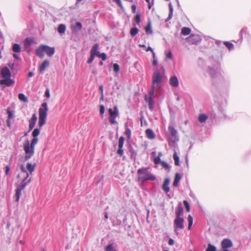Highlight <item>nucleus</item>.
<instances>
[{
	"mask_svg": "<svg viewBox=\"0 0 251 251\" xmlns=\"http://www.w3.org/2000/svg\"><path fill=\"white\" fill-rule=\"evenodd\" d=\"M38 141V137H33L30 143L28 140L25 141L23 144L24 150L25 152V161H28L34 155L35 146Z\"/></svg>",
	"mask_w": 251,
	"mask_h": 251,
	"instance_id": "f257e3e1",
	"label": "nucleus"
},
{
	"mask_svg": "<svg viewBox=\"0 0 251 251\" xmlns=\"http://www.w3.org/2000/svg\"><path fill=\"white\" fill-rule=\"evenodd\" d=\"M38 141V137H33L30 143L28 140L25 141L23 144L24 150L25 152V161H28L34 155L35 146Z\"/></svg>",
	"mask_w": 251,
	"mask_h": 251,
	"instance_id": "f03ea898",
	"label": "nucleus"
},
{
	"mask_svg": "<svg viewBox=\"0 0 251 251\" xmlns=\"http://www.w3.org/2000/svg\"><path fill=\"white\" fill-rule=\"evenodd\" d=\"M0 74L3 77V79L0 80V85H5L9 87L14 85L15 81L11 79V73L10 70L7 67H4L0 70Z\"/></svg>",
	"mask_w": 251,
	"mask_h": 251,
	"instance_id": "7ed1b4c3",
	"label": "nucleus"
},
{
	"mask_svg": "<svg viewBox=\"0 0 251 251\" xmlns=\"http://www.w3.org/2000/svg\"><path fill=\"white\" fill-rule=\"evenodd\" d=\"M137 174L138 180L142 182L149 180L154 181L156 179V177L150 173L148 168H139L137 171Z\"/></svg>",
	"mask_w": 251,
	"mask_h": 251,
	"instance_id": "20e7f679",
	"label": "nucleus"
},
{
	"mask_svg": "<svg viewBox=\"0 0 251 251\" xmlns=\"http://www.w3.org/2000/svg\"><path fill=\"white\" fill-rule=\"evenodd\" d=\"M46 52L47 55L49 57H51L55 52L54 47H50L46 45H40L36 50L35 53L40 58H43Z\"/></svg>",
	"mask_w": 251,
	"mask_h": 251,
	"instance_id": "39448f33",
	"label": "nucleus"
},
{
	"mask_svg": "<svg viewBox=\"0 0 251 251\" xmlns=\"http://www.w3.org/2000/svg\"><path fill=\"white\" fill-rule=\"evenodd\" d=\"M169 138L170 145L174 149H178L177 142L179 141V137L177 130L173 126L168 127Z\"/></svg>",
	"mask_w": 251,
	"mask_h": 251,
	"instance_id": "423d86ee",
	"label": "nucleus"
},
{
	"mask_svg": "<svg viewBox=\"0 0 251 251\" xmlns=\"http://www.w3.org/2000/svg\"><path fill=\"white\" fill-rule=\"evenodd\" d=\"M42 107L39 109V122L38 125L41 128L45 124L48 111V105L46 102H44L41 105Z\"/></svg>",
	"mask_w": 251,
	"mask_h": 251,
	"instance_id": "0eeeda50",
	"label": "nucleus"
},
{
	"mask_svg": "<svg viewBox=\"0 0 251 251\" xmlns=\"http://www.w3.org/2000/svg\"><path fill=\"white\" fill-rule=\"evenodd\" d=\"M163 79V75L160 71L158 69L156 70L153 73L152 75V85L153 89L155 87H159V84L161 83Z\"/></svg>",
	"mask_w": 251,
	"mask_h": 251,
	"instance_id": "6e6552de",
	"label": "nucleus"
},
{
	"mask_svg": "<svg viewBox=\"0 0 251 251\" xmlns=\"http://www.w3.org/2000/svg\"><path fill=\"white\" fill-rule=\"evenodd\" d=\"M220 66L219 63H217L216 70L211 67H208V73L211 76V78H213V83L214 84V79H217L218 80L221 81L223 80V76L221 73H220L218 71V67Z\"/></svg>",
	"mask_w": 251,
	"mask_h": 251,
	"instance_id": "1a4fd4ad",
	"label": "nucleus"
},
{
	"mask_svg": "<svg viewBox=\"0 0 251 251\" xmlns=\"http://www.w3.org/2000/svg\"><path fill=\"white\" fill-rule=\"evenodd\" d=\"M201 40V36L198 34H192L187 39V41L190 44L196 45Z\"/></svg>",
	"mask_w": 251,
	"mask_h": 251,
	"instance_id": "9d476101",
	"label": "nucleus"
},
{
	"mask_svg": "<svg viewBox=\"0 0 251 251\" xmlns=\"http://www.w3.org/2000/svg\"><path fill=\"white\" fill-rule=\"evenodd\" d=\"M29 177V175L27 174V175L22 180L20 184L18 186L17 188L23 191L27 185L31 182V178H28Z\"/></svg>",
	"mask_w": 251,
	"mask_h": 251,
	"instance_id": "9b49d317",
	"label": "nucleus"
},
{
	"mask_svg": "<svg viewBox=\"0 0 251 251\" xmlns=\"http://www.w3.org/2000/svg\"><path fill=\"white\" fill-rule=\"evenodd\" d=\"M184 219L181 217H176L174 220V224L176 228L183 229L184 226L183 225Z\"/></svg>",
	"mask_w": 251,
	"mask_h": 251,
	"instance_id": "f8f14e48",
	"label": "nucleus"
},
{
	"mask_svg": "<svg viewBox=\"0 0 251 251\" xmlns=\"http://www.w3.org/2000/svg\"><path fill=\"white\" fill-rule=\"evenodd\" d=\"M223 250H228L227 249L232 246L231 241L228 239H224L221 243Z\"/></svg>",
	"mask_w": 251,
	"mask_h": 251,
	"instance_id": "ddd939ff",
	"label": "nucleus"
},
{
	"mask_svg": "<svg viewBox=\"0 0 251 251\" xmlns=\"http://www.w3.org/2000/svg\"><path fill=\"white\" fill-rule=\"evenodd\" d=\"M37 117L35 114H33L32 116V117L29 121V131H30L34 127L36 121H37Z\"/></svg>",
	"mask_w": 251,
	"mask_h": 251,
	"instance_id": "4468645a",
	"label": "nucleus"
},
{
	"mask_svg": "<svg viewBox=\"0 0 251 251\" xmlns=\"http://www.w3.org/2000/svg\"><path fill=\"white\" fill-rule=\"evenodd\" d=\"M170 180L169 178H165L163 184L162 186V190L165 192L166 194L170 191V187L169 186L170 184Z\"/></svg>",
	"mask_w": 251,
	"mask_h": 251,
	"instance_id": "2eb2a0df",
	"label": "nucleus"
},
{
	"mask_svg": "<svg viewBox=\"0 0 251 251\" xmlns=\"http://www.w3.org/2000/svg\"><path fill=\"white\" fill-rule=\"evenodd\" d=\"M169 84L172 87H178L179 85V82L177 77L176 75L171 76L169 79Z\"/></svg>",
	"mask_w": 251,
	"mask_h": 251,
	"instance_id": "dca6fc26",
	"label": "nucleus"
},
{
	"mask_svg": "<svg viewBox=\"0 0 251 251\" xmlns=\"http://www.w3.org/2000/svg\"><path fill=\"white\" fill-rule=\"evenodd\" d=\"M175 214L176 217H180L183 214V208L181 202H179L176 209Z\"/></svg>",
	"mask_w": 251,
	"mask_h": 251,
	"instance_id": "f3484780",
	"label": "nucleus"
},
{
	"mask_svg": "<svg viewBox=\"0 0 251 251\" xmlns=\"http://www.w3.org/2000/svg\"><path fill=\"white\" fill-rule=\"evenodd\" d=\"M50 62L48 60H45L39 67V71L40 74H43L46 69L49 67Z\"/></svg>",
	"mask_w": 251,
	"mask_h": 251,
	"instance_id": "a211bd4d",
	"label": "nucleus"
},
{
	"mask_svg": "<svg viewBox=\"0 0 251 251\" xmlns=\"http://www.w3.org/2000/svg\"><path fill=\"white\" fill-rule=\"evenodd\" d=\"M26 170L27 172L29 173L30 175H32V173L34 171L36 164L35 163H31L30 162H28L26 164Z\"/></svg>",
	"mask_w": 251,
	"mask_h": 251,
	"instance_id": "6ab92c4d",
	"label": "nucleus"
},
{
	"mask_svg": "<svg viewBox=\"0 0 251 251\" xmlns=\"http://www.w3.org/2000/svg\"><path fill=\"white\" fill-rule=\"evenodd\" d=\"M110 117H117L119 115V110L116 106H114L113 110L111 108L108 109Z\"/></svg>",
	"mask_w": 251,
	"mask_h": 251,
	"instance_id": "aec40b11",
	"label": "nucleus"
},
{
	"mask_svg": "<svg viewBox=\"0 0 251 251\" xmlns=\"http://www.w3.org/2000/svg\"><path fill=\"white\" fill-rule=\"evenodd\" d=\"M82 25L81 23L77 22L75 25L72 26V29L74 32H78L81 30Z\"/></svg>",
	"mask_w": 251,
	"mask_h": 251,
	"instance_id": "412c9836",
	"label": "nucleus"
},
{
	"mask_svg": "<svg viewBox=\"0 0 251 251\" xmlns=\"http://www.w3.org/2000/svg\"><path fill=\"white\" fill-rule=\"evenodd\" d=\"M181 177H182V176L180 174H179V173H176V174L175 179L174 180L173 184V185L174 187H176L178 186V183L181 179Z\"/></svg>",
	"mask_w": 251,
	"mask_h": 251,
	"instance_id": "4be33fe9",
	"label": "nucleus"
},
{
	"mask_svg": "<svg viewBox=\"0 0 251 251\" xmlns=\"http://www.w3.org/2000/svg\"><path fill=\"white\" fill-rule=\"evenodd\" d=\"M176 149H174V153L173 154V159L174 160L175 162V165L176 166H179V157L178 156V155L176 151Z\"/></svg>",
	"mask_w": 251,
	"mask_h": 251,
	"instance_id": "5701e85b",
	"label": "nucleus"
},
{
	"mask_svg": "<svg viewBox=\"0 0 251 251\" xmlns=\"http://www.w3.org/2000/svg\"><path fill=\"white\" fill-rule=\"evenodd\" d=\"M146 134L147 137L150 139H153L155 137V135L153 130L150 128L146 129Z\"/></svg>",
	"mask_w": 251,
	"mask_h": 251,
	"instance_id": "b1692460",
	"label": "nucleus"
},
{
	"mask_svg": "<svg viewBox=\"0 0 251 251\" xmlns=\"http://www.w3.org/2000/svg\"><path fill=\"white\" fill-rule=\"evenodd\" d=\"M99 48V44H95L93 45L91 50V54L93 55L94 56H98V52H99L98 50Z\"/></svg>",
	"mask_w": 251,
	"mask_h": 251,
	"instance_id": "393cba45",
	"label": "nucleus"
},
{
	"mask_svg": "<svg viewBox=\"0 0 251 251\" xmlns=\"http://www.w3.org/2000/svg\"><path fill=\"white\" fill-rule=\"evenodd\" d=\"M169 13L168 18L166 19V22H168L169 20H170L173 15V11H174V8L173 6L172 5L171 3H170L169 5Z\"/></svg>",
	"mask_w": 251,
	"mask_h": 251,
	"instance_id": "a878e982",
	"label": "nucleus"
},
{
	"mask_svg": "<svg viewBox=\"0 0 251 251\" xmlns=\"http://www.w3.org/2000/svg\"><path fill=\"white\" fill-rule=\"evenodd\" d=\"M66 26L64 24H60L57 28V31L60 34H64L66 31Z\"/></svg>",
	"mask_w": 251,
	"mask_h": 251,
	"instance_id": "bb28decb",
	"label": "nucleus"
},
{
	"mask_svg": "<svg viewBox=\"0 0 251 251\" xmlns=\"http://www.w3.org/2000/svg\"><path fill=\"white\" fill-rule=\"evenodd\" d=\"M207 119L208 116L203 113L200 114L198 117L199 121L201 123L205 122Z\"/></svg>",
	"mask_w": 251,
	"mask_h": 251,
	"instance_id": "cd10ccee",
	"label": "nucleus"
},
{
	"mask_svg": "<svg viewBox=\"0 0 251 251\" xmlns=\"http://www.w3.org/2000/svg\"><path fill=\"white\" fill-rule=\"evenodd\" d=\"M145 31L147 34H151L152 33V30L151 29V22L149 21L148 23L147 26L145 27Z\"/></svg>",
	"mask_w": 251,
	"mask_h": 251,
	"instance_id": "c85d7f7f",
	"label": "nucleus"
},
{
	"mask_svg": "<svg viewBox=\"0 0 251 251\" xmlns=\"http://www.w3.org/2000/svg\"><path fill=\"white\" fill-rule=\"evenodd\" d=\"M12 50L15 52H20L21 48L19 44L15 43L12 45Z\"/></svg>",
	"mask_w": 251,
	"mask_h": 251,
	"instance_id": "c756f323",
	"label": "nucleus"
},
{
	"mask_svg": "<svg viewBox=\"0 0 251 251\" xmlns=\"http://www.w3.org/2000/svg\"><path fill=\"white\" fill-rule=\"evenodd\" d=\"M191 29L189 27H184L181 29V33L183 35H188L191 32Z\"/></svg>",
	"mask_w": 251,
	"mask_h": 251,
	"instance_id": "7c9ffc66",
	"label": "nucleus"
},
{
	"mask_svg": "<svg viewBox=\"0 0 251 251\" xmlns=\"http://www.w3.org/2000/svg\"><path fill=\"white\" fill-rule=\"evenodd\" d=\"M224 44L229 50H233L234 48L233 44L231 42L228 41H225L224 42Z\"/></svg>",
	"mask_w": 251,
	"mask_h": 251,
	"instance_id": "2f4dec72",
	"label": "nucleus"
},
{
	"mask_svg": "<svg viewBox=\"0 0 251 251\" xmlns=\"http://www.w3.org/2000/svg\"><path fill=\"white\" fill-rule=\"evenodd\" d=\"M135 24H134V25H139L141 22V15L140 14H137L134 18Z\"/></svg>",
	"mask_w": 251,
	"mask_h": 251,
	"instance_id": "473e14b6",
	"label": "nucleus"
},
{
	"mask_svg": "<svg viewBox=\"0 0 251 251\" xmlns=\"http://www.w3.org/2000/svg\"><path fill=\"white\" fill-rule=\"evenodd\" d=\"M105 251H118L114 248L112 243L109 244L105 248Z\"/></svg>",
	"mask_w": 251,
	"mask_h": 251,
	"instance_id": "72a5a7b5",
	"label": "nucleus"
},
{
	"mask_svg": "<svg viewBox=\"0 0 251 251\" xmlns=\"http://www.w3.org/2000/svg\"><path fill=\"white\" fill-rule=\"evenodd\" d=\"M247 28L246 27L243 28L240 32V39L239 40L240 43L242 41L243 36L244 34H247Z\"/></svg>",
	"mask_w": 251,
	"mask_h": 251,
	"instance_id": "f704fd0d",
	"label": "nucleus"
},
{
	"mask_svg": "<svg viewBox=\"0 0 251 251\" xmlns=\"http://www.w3.org/2000/svg\"><path fill=\"white\" fill-rule=\"evenodd\" d=\"M18 98L21 101H22L23 102H27L28 101L27 98L23 93H20L18 95Z\"/></svg>",
	"mask_w": 251,
	"mask_h": 251,
	"instance_id": "c9c22d12",
	"label": "nucleus"
},
{
	"mask_svg": "<svg viewBox=\"0 0 251 251\" xmlns=\"http://www.w3.org/2000/svg\"><path fill=\"white\" fill-rule=\"evenodd\" d=\"M139 30L137 27H134L131 28L130 33L132 37H134L138 33Z\"/></svg>",
	"mask_w": 251,
	"mask_h": 251,
	"instance_id": "e433bc0d",
	"label": "nucleus"
},
{
	"mask_svg": "<svg viewBox=\"0 0 251 251\" xmlns=\"http://www.w3.org/2000/svg\"><path fill=\"white\" fill-rule=\"evenodd\" d=\"M187 220H188V229L190 230L191 228L192 225H193V217L190 215H189L188 216Z\"/></svg>",
	"mask_w": 251,
	"mask_h": 251,
	"instance_id": "4c0bfd02",
	"label": "nucleus"
},
{
	"mask_svg": "<svg viewBox=\"0 0 251 251\" xmlns=\"http://www.w3.org/2000/svg\"><path fill=\"white\" fill-rule=\"evenodd\" d=\"M226 102H223L221 104H218V108L219 112L222 113L224 112V109L226 107Z\"/></svg>",
	"mask_w": 251,
	"mask_h": 251,
	"instance_id": "58836bf2",
	"label": "nucleus"
},
{
	"mask_svg": "<svg viewBox=\"0 0 251 251\" xmlns=\"http://www.w3.org/2000/svg\"><path fill=\"white\" fill-rule=\"evenodd\" d=\"M129 152L130 154V155L131 156V158H135V156L136 155V153L135 151L134 150V149L132 148L131 146H130L129 147Z\"/></svg>",
	"mask_w": 251,
	"mask_h": 251,
	"instance_id": "ea45409f",
	"label": "nucleus"
},
{
	"mask_svg": "<svg viewBox=\"0 0 251 251\" xmlns=\"http://www.w3.org/2000/svg\"><path fill=\"white\" fill-rule=\"evenodd\" d=\"M22 190L17 188L16 190V193H15V198H16V201H19V199L20 198V197L21 196V192Z\"/></svg>",
	"mask_w": 251,
	"mask_h": 251,
	"instance_id": "a19ab883",
	"label": "nucleus"
},
{
	"mask_svg": "<svg viewBox=\"0 0 251 251\" xmlns=\"http://www.w3.org/2000/svg\"><path fill=\"white\" fill-rule=\"evenodd\" d=\"M205 251H217V249L214 245L208 244Z\"/></svg>",
	"mask_w": 251,
	"mask_h": 251,
	"instance_id": "79ce46f5",
	"label": "nucleus"
},
{
	"mask_svg": "<svg viewBox=\"0 0 251 251\" xmlns=\"http://www.w3.org/2000/svg\"><path fill=\"white\" fill-rule=\"evenodd\" d=\"M33 43V40L32 39L27 38L25 41V45L26 47L30 46Z\"/></svg>",
	"mask_w": 251,
	"mask_h": 251,
	"instance_id": "37998d69",
	"label": "nucleus"
},
{
	"mask_svg": "<svg viewBox=\"0 0 251 251\" xmlns=\"http://www.w3.org/2000/svg\"><path fill=\"white\" fill-rule=\"evenodd\" d=\"M125 142V138L123 136H121L119 139L118 147L119 148H123Z\"/></svg>",
	"mask_w": 251,
	"mask_h": 251,
	"instance_id": "c03bdc74",
	"label": "nucleus"
},
{
	"mask_svg": "<svg viewBox=\"0 0 251 251\" xmlns=\"http://www.w3.org/2000/svg\"><path fill=\"white\" fill-rule=\"evenodd\" d=\"M40 132V130L39 128H35L32 133V135L33 137H37L39 135Z\"/></svg>",
	"mask_w": 251,
	"mask_h": 251,
	"instance_id": "a18cd8bd",
	"label": "nucleus"
},
{
	"mask_svg": "<svg viewBox=\"0 0 251 251\" xmlns=\"http://www.w3.org/2000/svg\"><path fill=\"white\" fill-rule=\"evenodd\" d=\"M125 135L126 136V137L128 138V139H129L131 137V132L129 128H128L127 126H126V130L125 132Z\"/></svg>",
	"mask_w": 251,
	"mask_h": 251,
	"instance_id": "49530a36",
	"label": "nucleus"
},
{
	"mask_svg": "<svg viewBox=\"0 0 251 251\" xmlns=\"http://www.w3.org/2000/svg\"><path fill=\"white\" fill-rule=\"evenodd\" d=\"M98 56L100 58L102 61L106 60L107 58L106 54L104 52L100 53V52H98Z\"/></svg>",
	"mask_w": 251,
	"mask_h": 251,
	"instance_id": "de8ad7c7",
	"label": "nucleus"
},
{
	"mask_svg": "<svg viewBox=\"0 0 251 251\" xmlns=\"http://www.w3.org/2000/svg\"><path fill=\"white\" fill-rule=\"evenodd\" d=\"M161 156V153L160 152L158 153V155L154 159V163L155 164H160L161 162L162 161L160 160Z\"/></svg>",
	"mask_w": 251,
	"mask_h": 251,
	"instance_id": "09e8293b",
	"label": "nucleus"
},
{
	"mask_svg": "<svg viewBox=\"0 0 251 251\" xmlns=\"http://www.w3.org/2000/svg\"><path fill=\"white\" fill-rule=\"evenodd\" d=\"M183 204L186 208L187 212H189L190 211V206L189 202L186 200L183 201Z\"/></svg>",
	"mask_w": 251,
	"mask_h": 251,
	"instance_id": "8fccbe9b",
	"label": "nucleus"
},
{
	"mask_svg": "<svg viewBox=\"0 0 251 251\" xmlns=\"http://www.w3.org/2000/svg\"><path fill=\"white\" fill-rule=\"evenodd\" d=\"M20 169L22 172L25 173L26 176L27 175V174L29 175V173L27 172L26 170V167L25 168L24 164H21L20 166Z\"/></svg>",
	"mask_w": 251,
	"mask_h": 251,
	"instance_id": "3c124183",
	"label": "nucleus"
},
{
	"mask_svg": "<svg viewBox=\"0 0 251 251\" xmlns=\"http://www.w3.org/2000/svg\"><path fill=\"white\" fill-rule=\"evenodd\" d=\"M160 164L165 169H166V170H169L170 169L169 165L167 163H166V162H165L164 161H162V162H161Z\"/></svg>",
	"mask_w": 251,
	"mask_h": 251,
	"instance_id": "603ef678",
	"label": "nucleus"
},
{
	"mask_svg": "<svg viewBox=\"0 0 251 251\" xmlns=\"http://www.w3.org/2000/svg\"><path fill=\"white\" fill-rule=\"evenodd\" d=\"M113 70L115 73H118L120 70V67L118 64L114 63L113 65Z\"/></svg>",
	"mask_w": 251,
	"mask_h": 251,
	"instance_id": "864d4df0",
	"label": "nucleus"
},
{
	"mask_svg": "<svg viewBox=\"0 0 251 251\" xmlns=\"http://www.w3.org/2000/svg\"><path fill=\"white\" fill-rule=\"evenodd\" d=\"M152 55H153L152 65L156 66L158 62H157V58L155 57V54L154 52H153Z\"/></svg>",
	"mask_w": 251,
	"mask_h": 251,
	"instance_id": "5fc2aeb1",
	"label": "nucleus"
},
{
	"mask_svg": "<svg viewBox=\"0 0 251 251\" xmlns=\"http://www.w3.org/2000/svg\"><path fill=\"white\" fill-rule=\"evenodd\" d=\"M116 117H109V120L111 124H118L116 120Z\"/></svg>",
	"mask_w": 251,
	"mask_h": 251,
	"instance_id": "6e6d98bb",
	"label": "nucleus"
},
{
	"mask_svg": "<svg viewBox=\"0 0 251 251\" xmlns=\"http://www.w3.org/2000/svg\"><path fill=\"white\" fill-rule=\"evenodd\" d=\"M94 58H95V56L91 54L90 55V57H89V58L87 60V63L88 64L91 63L93 61Z\"/></svg>",
	"mask_w": 251,
	"mask_h": 251,
	"instance_id": "4d7b16f0",
	"label": "nucleus"
},
{
	"mask_svg": "<svg viewBox=\"0 0 251 251\" xmlns=\"http://www.w3.org/2000/svg\"><path fill=\"white\" fill-rule=\"evenodd\" d=\"M7 113L8 114V119L10 120L13 117V114L9 109H7Z\"/></svg>",
	"mask_w": 251,
	"mask_h": 251,
	"instance_id": "13d9d810",
	"label": "nucleus"
},
{
	"mask_svg": "<svg viewBox=\"0 0 251 251\" xmlns=\"http://www.w3.org/2000/svg\"><path fill=\"white\" fill-rule=\"evenodd\" d=\"M117 152L120 156H123L124 154V150H123V148H119Z\"/></svg>",
	"mask_w": 251,
	"mask_h": 251,
	"instance_id": "bf43d9fd",
	"label": "nucleus"
},
{
	"mask_svg": "<svg viewBox=\"0 0 251 251\" xmlns=\"http://www.w3.org/2000/svg\"><path fill=\"white\" fill-rule=\"evenodd\" d=\"M105 111V108L104 106L103 105H100V114L102 115L104 114Z\"/></svg>",
	"mask_w": 251,
	"mask_h": 251,
	"instance_id": "052dcab7",
	"label": "nucleus"
},
{
	"mask_svg": "<svg viewBox=\"0 0 251 251\" xmlns=\"http://www.w3.org/2000/svg\"><path fill=\"white\" fill-rule=\"evenodd\" d=\"M166 56V58L167 59H171L173 57V55H172V53L171 51H169V52H168L167 53Z\"/></svg>",
	"mask_w": 251,
	"mask_h": 251,
	"instance_id": "680f3d73",
	"label": "nucleus"
},
{
	"mask_svg": "<svg viewBox=\"0 0 251 251\" xmlns=\"http://www.w3.org/2000/svg\"><path fill=\"white\" fill-rule=\"evenodd\" d=\"M114 1L117 4L118 6L123 8V6L121 0H114Z\"/></svg>",
	"mask_w": 251,
	"mask_h": 251,
	"instance_id": "e2e57ef3",
	"label": "nucleus"
},
{
	"mask_svg": "<svg viewBox=\"0 0 251 251\" xmlns=\"http://www.w3.org/2000/svg\"><path fill=\"white\" fill-rule=\"evenodd\" d=\"M154 89H153V87H152V90L150 92V97H152V98H154Z\"/></svg>",
	"mask_w": 251,
	"mask_h": 251,
	"instance_id": "0e129e2a",
	"label": "nucleus"
},
{
	"mask_svg": "<svg viewBox=\"0 0 251 251\" xmlns=\"http://www.w3.org/2000/svg\"><path fill=\"white\" fill-rule=\"evenodd\" d=\"M174 240L172 238H170L168 241V244L173 246L174 244Z\"/></svg>",
	"mask_w": 251,
	"mask_h": 251,
	"instance_id": "69168bd1",
	"label": "nucleus"
},
{
	"mask_svg": "<svg viewBox=\"0 0 251 251\" xmlns=\"http://www.w3.org/2000/svg\"><path fill=\"white\" fill-rule=\"evenodd\" d=\"M45 95L47 98H49L50 97V91H49V90L48 89H47L46 90L45 93Z\"/></svg>",
	"mask_w": 251,
	"mask_h": 251,
	"instance_id": "338daca9",
	"label": "nucleus"
},
{
	"mask_svg": "<svg viewBox=\"0 0 251 251\" xmlns=\"http://www.w3.org/2000/svg\"><path fill=\"white\" fill-rule=\"evenodd\" d=\"M149 104H152L153 105L154 104L153 98H152V97H149Z\"/></svg>",
	"mask_w": 251,
	"mask_h": 251,
	"instance_id": "774afa93",
	"label": "nucleus"
}]
</instances>
